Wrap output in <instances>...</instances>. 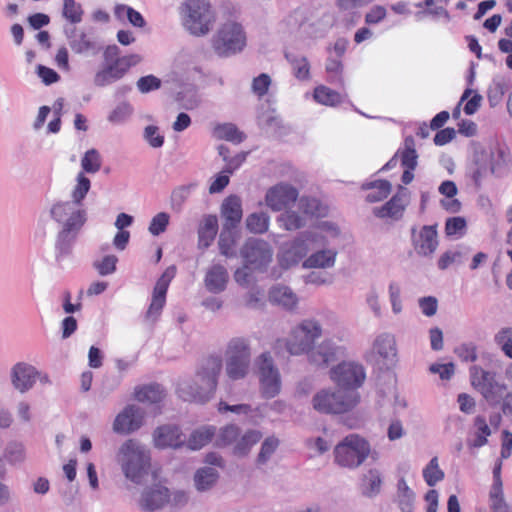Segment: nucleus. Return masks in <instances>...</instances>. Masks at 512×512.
<instances>
[{
  "instance_id": "nucleus-1",
  "label": "nucleus",
  "mask_w": 512,
  "mask_h": 512,
  "mask_svg": "<svg viewBox=\"0 0 512 512\" xmlns=\"http://www.w3.org/2000/svg\"><path fill=\"white\" fill-rule=\"evenodd\" d=\"M91 188V181L80 172L71 193V200L55 202L50 208L51 218L62 231L79 233L87 221L83 200Z\"/></svg>"
},
{
  "instance_id": "nucleus-2",
  "label": "nucleus",
  "mask_w": 512,
  "mask_h": 512,
  "mask_svg": "<svg viewBox=\"0 0 512 512\" xmlns=\"http://www.w3.org/2000/svg\"><path fill=\"white\" fill-rule=\"evenodd\" d=\"M222 368L223 361L219 356L212 355L204 359L193 378L178 383L179 397L189 402L209 401L216 391Z\"/></svg>"
},
{
  "instance_id": "nucleus-3",
  "label": "nucleus",
  "mask_w": 512,
  "mask_h": 512,
  "mask_svg": "<svg viewBox=\"0 0 512 512\" xmlns=\"http://www.w3.org/2000/svg\"><path fill=\"white\" fill-rule=\"evenodd\" d=\"M149 450L135 439L121 444L116 453V462L125 477L134 483H140L150 467Z\"/></svg>"
},
{
  "instance_id": "nucleus-4",
  "label": "nucleus",
  "mask_w": 512,
  "mask_h": 512,
  "mask_svg": "<svg viewBox=\"0 0 512 512\" xmlns=\"http://www.w3.org/2000/svg\"><path fill=\"white\" fill-rule=\"evenodd\" d=\"M323 335L320 320L315 317L304 318L289 332L285 340L286 350L293 356H307Z\"/></svg>"
},
{
  "instance_id": "nucleus-5",
  "label": "nucleus",
  "mask_w": 512,
  "mask_h": 512,
  "mask_svg": "<svg viewBox=\"0 0 512 512\" xmlns=\"http://www.w3.org/2000/svg\"><path fill=\"white\" fill-rule=\"evenodd\" d=\"M251 345L248 338L233 337L225 347L224 365L227 377L232 381L247 377L251 366Z\"/></svg>"
},
{
  "instance_id": "nucleus-6",
  "label": "nucleus",
  "mask_w": 512,
  "mask_h": 512,
  "mask_svg": "<svg viewBox=\"0 0 512 512\" xmlns=\"http://www.w3.org/2000/svg\"><path fill=\"white\" fill-rule=\"evenodd\" d=\"M181 20L184 29L191 35H207L215 22V14L206 0H188L181 8Z\"/></svg>"
},
{
  "instance_id": "nucleus-7",
  "label": "nucleus",
  "mask_w": 512,
  "mask_h": 512,
  "mask_svg": "<svg viewBox=\"0 0 512 512\" xmlns=\"http://www.w3.org/2000/svg\"><path fill=\"white\" fill-rule=\"evenodd\" d=\"M348 341L349 334L344 329L337 330L333 334H327L308 353V362L318 368H327L331 363L346 355V344Z\"/></svg>"
},
{
  "instance_id": "nucleus-8",
  "label": "nucleus",
  "mask_w": 512,
  "mask_h": 512,
  "mask_svg": "<svg viewBox=\"0 0 512 512\" xmlns=\"http://www.w3.org/2000/svg\"><path fill=\"white\" fill-rule=\"evenodd\" d=\"M360 402V394L341 388H323L312 398L314 410L322 414H343L353 410Z\"/></svg>"
},
{
  "instance_id": "nucleus-9",
  "label": "nucleus",
  "mask_w": 512,
  "mask_h": 512,
  "mask_svg": "<svg viewBox=\"0 0 512 512\" xmlns=\"http://www.w3.org/2000/svg\"><path fill=\"white\" fill-rule=\"evenodd\" d=\"M371 454L369 442L358 434H349L334 448V461L337 465L356 469Z\"/></svg>"
},
{
  "instance_id": "nucleus-10",
  "label": "nucleus",
  "mask_w": 512,
  "mask_h": 512,
  "mask_svg": "<svg viewBox=\"0 0 512 512\" xmlns=\"http://www.w3.org/2000/svg\"><path fill=\"white\" fill-rule=\"evenodd\" d=\"M211 45L219 57H230L241 52L246 46L243 27L234 21L223 23L213 35Z\"/></svg>"
},
{
  "instance_id": "nucleus-11",
  "label": "nucleus",
  "mask_w": 512,
  "mask_h": 512,
  "mask_svg": "<svg viewBox=\"0 0 512 512\" xmlns=\"http://www.w3.org/2000/svg\"><path fill=\"white\" fill-rule=\"evenodd\" d=\"M321 240L318 235L313 232H305L294 240L284 243L278 254L277 261L281 268L289 269L299 264L304 259L310 249L321 246Z\"/></svg>"
},
{
  "instance_id": "nucleus-12",
  "label": "nucleus",
  "mask_w": 512,
  "mask_h": 512,
  "mask_svg": "<svg viewBox=\"0 0 512 512\" xmlns=\"http://www.w3.org/2000/svg\"><path fill=\"white\" fill-rule=\"evenodd\" d=\"M329 377L338 388L359 394L358 389L366 380V370L358 361L344 360L330 369Z\"/></svg>"
},
{
  "instance_id": "nucleus-13",
  "label": "nucleus",
  "mask_w": 512,
  "mask_h": 512,
  "mask_svg": "<svg viewBox=\"0 0 512 512\" xmlns=\"http://www.w3.org/2000/svg\"><path fill=\"white\" fill-rule=\"evenodd\" d=\"M142 61L138 54L123 56L112 62H104L102 67L97 70L93 78V84L96 87H106L122 79L129 69Z\"/></svg>"
},
{
  "instance_id": "nucleus-14",
  "label": "nucleus",
  "mask_w": 512,
  "mask_h": 512,
  "mask_svg": "<svg viewBox=\"0 0 512 512\" xmlns=\"http://www.w3.org/2000/svg\"><path fill=\"white\" fill-rule=\"evenodd\" d=\"M260 389L265 398H274L281 390V375L269 352L261 353L256 359Z\"/></svg>"
},
{
  "instance_id": "nucleus-15",
  "label": "nucleus",
  "mask_w": 512,
  "mask_h": 512,
  "mask_svg": "<svg viewBox=\"0 0 512 512\" xmlns=\"http://www.w3.org/2000/svg\"><path fill=\"white\" fill-rule=\"evenodd\" d=\"M240 256L251 269L263 271L272 261L273 248L267 241L251 237L241 247Z\"/></svg>"
},
{
  "instance_id": "nucleus-16",
  "label": "nucleus",
  "mask_w": 512,
  "mask_h": 512,
  "mask_svg": "<svg viewBox=\"0 0 512 512\" xmlns=\"http://www.w3.org/2000/svg\"><path fill=\"white\" fill-rule=\"evenodd\" d=\"M367 361L380 363L386 368L393 367L397 362V344L393 334L383 332L376 336L371 351L366 356Z\"/></svg>"
},
{
  "instance_id": "nucleus-17",
  "label": "nucleus",
  "mask_w": 512,
  "mask_h": 512,
  "mask_svg": "<svg viewBox=\"0 0 512 512\" xmlns=\"http://www.w3.org/2000/svg\"><path fill=\"white\" fill-rule=\"evenodd\" d=\"M64 34L71 50L76 54L95 56L102 49L96 40L75 26H65Z\"/></svg>"
},
{
  "instance_id": "nucleus-18",
  "label": "nucleus",
  "mask_w": 512,
  "mask_h": 512,
  "mask_svg": "<svg viewBox=\"0 0 512 512\" xmlns=\"http://www.w3.org/2000/svg\"><path fill=\"white\" fill-rule=\"evenodd\" d=\"M144 410L134 404L127 405L114 419L113 431L118 434H130L137 431L144 421Z\"/></svg>"
},
{
  "instance_id": "nucleus-19",
  "label": "nucleus",
  "mask_w": 512,
  "mask_h": 512,
  "mask_svg": "<svg viewBox=\"0 0 512 512\" xmlns=\"http://www.w3.org/2000/svg\"><path fill=\"white\" fill-rule=\"evenodd\" d=\"M169 499L168 488L160 484H154L143 489L138 499V506L144 512H155L164 508Z\"/></svg>"
},
{
  "instance_id": "nucleus-20",
  "label": "nucleus",
  "mask_w": 512,
  "mask_h": 512,
  "mask_svg": "<svg viewBox=\"0 0 512 512\" xmlns=\"http://www.w3.org/2000/svg\"><path fill=\"white\" fill-rule=\"evenodd\" d=\"M412 244L418 255L432 256L439 244L436 225H425L418 233L412 228Z\"/></svg>"
},
{
  "instance_id": "nucleus-21",
  "label": "nucleus",
  "mask_w": 512,
  "mask_h": 512,
  "mask_svg": "<svg viewBox=\"0 0 512 512\" xmlns=\"http://www.w3.org/2000/svg\"><path fill=\"white\" fill-rule=\"evenodd\" d=\"M408 204V190L400 187L398 192L388 202L380 207L373 208V214L381 219L389 218L398 221L403 217Z\"/></svg>"
},
{
  "instance_id": "nucleus-22",
  "label": "nucleus",
  "mask_w": 512,
  "mask_h": 512,
  "mask_svg": "<svg viewBox=\"0 0 512 512\" xmlns=\"http://www.w3.org/2000/svg\"><path fill=\"white\" fill-rule=\"evenodd\" d=\"M298 191L289 184L280 183L271 187L265 195L266 205L273 211H281L297 200Z\"/></svg>"
},
{
  "instance_id": "nucleus-23",
  "label": "nucleus",
  "mask_w": 512,
  "mask_h": 512,
  "mask_svg": "<svg viewBox=\"0 0 512 512\" xmlns=\"http://www.w3.org/2000/svg\"><path fill=\"white\" fill-rule=\"evenodd\" d=\"M470 378L472 385L478 389L486 399H490L493 396L495 389H506L504 384L497 382L496 373L484 370L478 365H474L470 368Z\"/></svg>"
},
{
  "instance_id": "nucleus-24",
  "label": "nucleus",
  "mask_w": 512,
  "mask_h": 512,
  "mask_svg": "<svg viewBox=\"0 0 512 512\" xmlns=\"http://www.w3.org/2000/svg\"><path fill=\"white\" fill-rule=\"evenodd\" d=\"M36 367L25 362H18L10 372L11 384L15 390L24 394L31 390L36 383Z\"/></svg>"
},
{
  "instance_id": "nucleus-25",
  "label": "nucleus",
  "mask_w": 512,
  "mask_h": 512,
  "mask_svg": "<svg viewBox=\"0 0 512 512\" xmlns=\"http://www.w3.org/2000/svg\"><path fill=\"white\" fill-rule=\"evenodd\" d=\"M153 439L158 448H179L186 442L180 428L174 425L158 427L153 433Z\"/></svg>"
},
{
  "instance_id": "nucleus-26",
  "label": "nucleus",
  "mask_w": 512,
  "mask_h": 512,
  "mask_svg": "<svg viewBox=\"0 0 512 512\" xmlns=\"http://www.w3.org/2000/svg\"><path fill=\"white\" fill-rule=\"evenodd\" d=\"M494 155L491 151L484 149L478 150L474 154L472 179L477 187L481 186V182L489 174H493L494 168Z\"/></svg>"
},
{
  "instance_id": "nucleus-27",
  "label": "nucleus",
  "mask_w": 512,
  "mask_h": 512,
  "mask_svg": "<svg viewBox=\"0 0 512 512\" xmlns=\"http://www.w3.org/2000/svg\"><path fill=\"white\" fill-rule=\"evenodd\" d=\"M228 280L227 269L221 264H214L206 271L204 285L210 293L218 294L226 289Z\"/></svg>"
},
{
  "instance_id": "nucleus-28",
  "label": "nucleus",
  "mask_w": 512,
  "mask_h": 512,
  "mask_svg": "<svg viewBox=\"0 0 512 512\" xmlns=\"http://www.w3.org/2000/svg\"><path fill=\"white\" fill-rule=\"evenodd\" d=\"M79 233L59 230L55 242V258L59 264L72 258L73 246Z\"/></svg>"
},
{
  "instance_id": "nucleus-29",
  "label": "nucleus",
  "mask_w": 512,
  "mask_h": 512,
  "mask_svg": "<svg viewBox=\"0 0 512 512\" xmlns=\"http://www.w3.org/2000/svg\"><path fill=\"white\" fill-rule=\"evenodd\" d=\"M242 203L237 195H230L221 205V215L224 218L223 226L237 228L242 219Z\"/></svg>"
},
{
  "instance_id": "nucleus-30",
  "label": "nucleus",
  "mask_w": 512,
  "mask_h": 512,
  "mask_svg": "<svg viewBox=\"0 0 512 512\" xmlns=\"http://www.w3.org/2000/svg\"><path fill=\"white\" fill-rule=\"evenodd\" d=\"M269 300L285 310L292 311L298 306V296L288 286L277 284L269 290Z\"/></svg>"
},
{
  "instance_id": "nucleus-31",
  "label": "nucleus",
  "mask_w": 512,
  "mask_h": 512,
  "mask_svg": "<svg viewBox=\"0 0 512 512\" xmlns=\"http://www.w3.org/2000/svg\"><path fill=\"white\" fill-rule=\"evenodd\" d=\"M383 477L377 468H370L363 474L360 484L361 493L368 498L376 497L381 492Z\"/></svg>"
},
{
  "instance_id": "nucleus-32",
  "label": "nucleus",
  "mask_w": 512,
  "mask_h": 512,
  "mask_svg": "<svg viewBox=\"0 0 512 512\" xmlns=\"http://www.w3.org/2000/svg\"><path fill=\"white\" fill-rule=\"evenodd\" d=\"M338 252L335 249H319L303 262L304 268L327 269L334 266Z\"/></svg>"
},
{
  "instance_id": "nucleus-33",
  "label": "nucleus",
  "mask_w": 512,
  "mask_h": 512,
  "mask_svg": "<svg viewBox=\"0 0 512 512\" xmlns=\"http://www.w3.org/2000/svg\"><path fill=\"white\" fill-rule=\"evenodd\" d=\"M217 230V217L214 215L205 216L198 229V247L200 249L208 248L215 239Z\"/></svg>"
},
{
  "instance_id": "nucleus-34",
  "label": "nucleus",
  "mask_w": 512,
  "mask_h": 512,
  "mask_svg": "<svg viewBox=\"0 0 512 512\" xmlns=\"http://www.w3.org/2000/svg\"><path fill=\"white\" fill-rule=\"evenodd\" d=\"M492 431L484 416L478 415L473 421L472 438L467 440V445L470 448H480L487 444L488 437Z\"/></svg>"
},
{
  "instance_id": "nucleus-35",
  "label": "nucleus",
  "mask_w": 512,
  "mask_h": 512,
  "mask_svg": "<svg viewBox=\"0 0 512 512\" xmlns=\"http://www.w3.org/2000/svg\"><path fill=\"white\" fill-rule=\"evenodd\" d=\"M262 436V433L255 429H249L244 434H240L232 448L233 455L237 457L247 456L252 447L261 440Z\"/></svg>"
},
{
  "instance_id": "nucleus-36",
  "label": "nucleus",
  "mask_w": 512,
  "mask_h": 512,
  "mask_svg": "<svg viewBox=\"0 0 512 512\" xmlns=\"http://www.w3.org/2000/svg\"><path fill=\"white\" fill-rule=\"evenodd\" d=\"M216 434V427L205 425L195 429L185 442L190 450L196 451L206 446Z\"/></svg>"
},
{
  "instance_id": "nucleus-37",
  "label": "nucleus",
  "mask_w": 512,
  "mask_h": 512,
  "mask_svg": "<svg viewBox=\"0 0 512 512\" xmlns=\"http://www.w3.org/2000/svg\"><path fill=\"white\" fill-rule=\"evenodd\" d=\"M238 237L239 235L236 228L223 226L218 240L220 253L225 257H235V246Z\"/></svg>"
},
{
  "instance_id": "nucleus-38",
  "label": "nucleus",
  "mask_w": 512,
  "mask_h": 512,
  "mask_svg": "<svg viewBox=\"0 0 512 512\" xmlns=\"http://www.w3.org/2000/svg\"><path fill=\"white\" fill-rule=\"evenodd\" d=\"M363 190H372L366 196V201L375 203L384 200L391 193L392 185L387 180H375L362 184Z\"/></svg>"
},
{
  "instance_id": "nucleus-39",
  "label": "nucleus",
  "mask_w": 512,
  "mask_h": 512,
  "mask_svg": "<svg viewBox=\"0 0 512 512\" xmlns=\"http://www.w3.org/2000/svg\"><path fill=\"white\" fill-rule=\"evenodd\" d=\"M219 478L218 471L209 466L199 468L194 475V484L198 491L204 492L211 489Z\"/></svg>"
},
{
  "instance_id": "nucleus-40",
  "label": "nucleus",
  "mask_w": 512,
  "mask_h": 512,
  "mask_svg": "<svg viewBox=\"0 0 512 512\" xmlns=\"http://www.w3.org/2000/svg\"><path fill=\"white\" fill-rule=\"evenodd\" d=\"M165 397V391L159 384H149L136 388L135 398L143 403H159Z\"/></svg>"
},
{
  "instance_id": "nucleus-41",
  "label": "nucleus",
  "mask_w": 512,
  "mask_h": 512,
  "mask_svg": "<svg viewBox=\"0 0 512 512\" xmlns=\"http://www.w3.org/2000/svg\"><path fill=\"white\" fill-rule=\"evenodd\" d=\"M166 293L163 284L155 285L152 301L146 313L148 319L155 321L158 318L166 301Z\"/></svg>"
},
{
  "instance_id": "nucleus-42",
  "label": "nucleus",
  "mask_w": 512,
  "mask_h": 512,
  "mask_svg": "<svg viewBox=\"0 0 512 512\" xmlns=\"http://www.w3.org/2000/svg\"><path fill=\"white\" fill-rule=\"evenodd\" d=\"M397 500L402 512H412L415 493L410 489L403 478L398 481Z\"/></svg>"
},
{
  "instance_id": "nucleus-43",
  "label": "nucleus",
  "mask_w": 512,
  "mask_h": 512,
  "mask_svg": "<svg viewBox=\"0 0 512 512\" xmlns=\"http://www.w3.org/2000/svg\"><path fill=\"white\" fill-rule=\"evenodd\" d=\"M270 217L265 212H254L246 218V228L254 234H263L268 231Z\"/></svg>"
},
{
  "instance_id": "nucleus-44",
  "label": "nucleus",
  "mask_w": 512,
  "mask_h": 512,
  "mask_svg": "<svg viewBox=\"0 0 512 512\" xmlns=\"http://www.w3.org/2000/svg\"><path fill=\"white\" fill-rule=\"evenodd\" d=\"M314 100L322 105L335 106L342 102L341 95L327 86L320 85L314 89Z\"/></svg>"
},
{
  "instance_id": "nucleus-45",
  "label": "nucleus",
  "mask_w": 512,
  "mask_h": 512,
  "mask_svg": "<svg viewBox=\"0 0 512 512\" xmlns=\"http://www.w3.org/2000/svg\"><path fill=\"white\" fill-rule=\"evenodd\" d=\"M277 221L287 231L298 230L306 224L305 218L293 210H286L280 214Z\"/></svg>"
},
{
  "instance_id": "nucleus-46",
  "label": "nucleus",
  "mask_w": 512,
  "mask_h": 512,
  "mask_svg": "<svg viewBox=\"0 0 512 512\" xmlns=\"http://www.w3.org/2000/svg\"><path fill=\"white\" fill-rule=\"evenodd\" d=\"M214 133L218 139L230 141L235 144L241 143L245 138V135L232 123L218 125Z\"/></svg>"
},
{
  "instance_id": "nucleus-47",
  "label": "nucleus",
  "mask_w": 512,
  "mask_h": 512,
  "mask_svg": "<svg viewBox=\"0 0 512 512\" xmlns=\"http://www.w3.org/2000/svg\"><path fill=\"white\" fill-rule=\"evenodd\" d=\"M240 436V428L236 425L230 424L222 427L216 437L215 444L218 447H225L235 445L238 437Z\"/></svg>"
},
{
  "instance_id": "nucleus-48",
  "label": "nucleus",
  "mask_w": 512,
  "mask_h": 512,
  "mask_svg": "<svg viewBox=\"0 0 512 512\" xmlns=\"http://www.w3.org/2000/svg\"><path fill=\"white\" fill-rule=\"evenodd\" d=\"M280 441L275 436H268L261 444L260 451L256 458L257 465H265L279 447Z\"/></svg>"
},
{
  "instance_id": "nucleus-49",
  "label": "nucleus",
  "mask_w": 512,
  "mask_h": 512,
  "mask_svg": "<svg viewBox=\"0 0 512 512\" xmlns=\"http://www.w3.org/2000/svg\"><path fill=\"white\" fill-rule=\"evenodd\" d=\"M444 472L439 468L438 458L433 457L423 469V478L428 486L433 487L444 479Z\"/></svg>"
},
{
  "instance_id": "nucleus-50",
  "label": "nucleus",
  "mask_w": 512,
  "mask_h": 512,
  "mask_svg": "<svg viewBox=\"0 0 512 512\" xmlns=\"http://www.w3.org/2000/svg\"><path fill=\"white\" fill-rule=\"evenodd\" d=\"M83 9L75 0H63V17L69 21L70 26H74L82 21Z\"/></svg>"
},
{
  "instance_id": "nucleus-51",
  "label": "nucleus",
  "mask_w": 512,
  "mask_h": 512,
  "mask_svg": "<svg viewBox=\"0 0 512 512\" xmlns=\"http://www.w3.org/2000/svg\"><path fill=\"white\" fill-rule=\"evenodd\" d=\"M494 342L503 354L512 359V327H503L494 335Z\"/></svg>"
},
{
  "instance_id": "nucleus-52",
  "label": "nucleus",
  "mask_w": 512,
  "mask_h": 512,
  "mask_svg": "<svg viewBox=\"0 0 512 512\" xmlns=\"http://www.w3.org/2000/svg\"><path fill=\"white\" fill-rule=\"evenodd\" d=\"M133 111L130 103L121 102L109 113L107 120L114 125L123 124L132 116Z\"/></svg>"
},
{
  "instance_id": "nucleus-53",
  "label": "nucleus",
  "mask_w": 512,
  "mask_h": 512,
  "mask_svg": "<svg viewBox=\"0 0 512 512\" xmlns=\"http://www.w3.org/2000/svg\"><path fill=\"white\" fill-rule=\"evenodd\" d=\"M101 164L100 153L94 148L87 150L81 160V167L87 173H97Z\"/></svg>"
},
{
  "instance_id": "nucleus-54",
  "label": "nucleus",
  "mask_w": 512,
  "mask_h": 512,
  "mask_svg": "<svg viewBox=\"0 0 512 512\" xmlns=\"http://www.w3.org/2000/svg\"><path fill=\"white\" fill-rule=\"evenodd\" d=\"M196 187V184H189L177 187L172 191L171 194V207L174 210L179 211L183 205V203L189 197L192 189Z\"/></svg>"
},
{
  "instance_id": "nucleus-55",
  "label": "nucleus",
  "mask_w": 512,
  "mask_h": 512,
  "mask_svg": "<svg viewBox=\"0 0 512 512\" xmlns=\"http://www.w3.org/2000/svg\"><path fill=\"white\" fill-rule=\"evenodd\" d=\"M418 155L414 149V141L412 138H406L405 150L402 152L401 162L402 166L409 170H414L417 166Z\"/></svg>"
},
{
  "instance_id": "nucleus-56",
  "label": "nucleus",
  "mask_w": 512,
  "mask_h": 512,
  "mask_svg": "<svg viewBox=\"0 0 512 512\" xmlns=\"http://www.w3.org/2000/svg\"><path fill=\"white\" fill-rule=\"evenodd\" d=\"M299 209L307 215L322 216L324 215V209L321 203L316 198L301 197L299 200Z\"/></svg>"
},
{
  "instance_id": "nucleus-57",
  "label": "nucleus",
  "mask_w": 512,
  "mask_h": 512,
  "mask_svg": "<svg viewBox=\"0 0 512 512\" xmlns=\"http://www.w3.org/2000/svg\"><path fill=\"white\" fill-rule=\"evenodd\" d=\"M118 258L115 255H106L101 260L95 261L93 266L101 276H106L116 271Z\"/></svg>"
},
{
  "instance_id": "nucleus-58",
  "label": "nucleus",
  "mask_w": 512,
  "mask_h": 512,
  "mask_svg": "<svg viewBox=\"0 0 512 512\" xmlns=\"http://www.w3.org/2000/svg\"><path fill=\"white\" fill-rule=\"evenodd\" d=\"M170 216L166 212H160L156 214L150 222V225L148 227V231L153 236H158L161 233L165 232L167 229V226L169 224Z\"/></svg>"
},
{
  "instance_id": "nucleus-59",
  "label": "nucleus",
  "mask_w": 512,
  "mask_h": 512,
  "mask_svg": "<svg viewBox=\"0 0 512 512\" xmlns=\"http://www.w3.org/2000/svg\"><path fill=\"white\" fill-rule=\"evenodd\" d=\"M143 138L152 148H160L164 144V136L159 133V128L148 125L144 128Z\"/></svg>"
},
{
  "instance_id": "nucleus-60",
  "label": "nucleus",
  "mask_w": 512,
  "mask_h": 512,
  "mask_svg": "<svg viewBox=\"0 0 512 512\" xmlns=\"http://www.w3.org/2000/svg\"><path fill=\"white\" fill-rule=\"evenodd\" d=\"M293 67L294 75L299 80H307L309 78L310 65L305 57H294L290 59Z\"/></svg>"
},
{
  "instance_id": "nucleus-61",
  "label": "nucleus",
  "mask_w": 512,
  "mask_h": 512,
  "mask_svg": "<svg viewBox=\"0 0 512 512\" xmlns=\"http://www.w3.org/2000/svg\"><path fill=\"white\" fill-rule=\"evenodd\" d=\"M389 300L391 303L392 312L398 315L402 312L401 289L395 282H391L388 287Z\"/></svg>"
},
{
  "instance_id": "nucleus-62",
  "label": "nucleus",
  "mask_w": 512,
  "mask_h": 512,
  "mask_svg": "<svg viewBox=\"0 0 512 512\" xmlns=\"http://www.w3.org/2000/svg\"><path fill=\"white\" fill-rule=\"evenodd\" d=\"M6 458L12 464L22 463L25 460V448L21 443H11L6 449Z\"/></svg>"
},
{
  "instance_id": "nucleus-63",
  "label": "nucleus",
  "mask_w": 512,
  "mask_h": 512,
  "mask_svg": "<svg viewBox=\"0 0 512 512\" xmlns=\"http://www.w3.org/2000/svg\"><path fill=\"white\" fill-rule=\"evenodd\" d=\"M136 85L141 93H148L159 89L161 86V80L154 75H148L139 78Z\"/></svg>"
},
{
  "instance_id": "nucleus-64",
  "label": "nucleus",
  "mask_w": 512,
  "mask_h": 512,
  "mask_svg": "<svg viewBox=\"0 0 512 512\" xmlns=\"http://www.w3.org/2000/svg\"><path fill=\"white\" fill-rule=\"evenodd\" d=\"M455 353L465 362H474L477 360V350L473 343L461 344L455 349Z\"/></svg>"
}]
</instances>
